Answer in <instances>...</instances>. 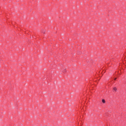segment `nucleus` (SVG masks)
I'll list each match as a JSON object with an SVG mask.
<instances>
[{"label": "nucleus", "mask_w": 126, "mask_h": 126, "mask_svg": "<svg viewBox=\"0 0 126 126\" xmlns=\"http://www.w3.org/2000/svg\"><path fill=\"white\" fill-rule=\"evenodd\" d=\"M102 103H103V104H105V103H106V101L105 100V99H102Z\"/></svg>", "instance_id": "f257e3e1"}, {"label": "nucleus", "mask_w": 126, "mask_h": 126, "mask_svg": "<svg viewBox=\"0 0 126 126\" xmlns=\"http://www.w3.org/2000/svg\"><path fill=\"white\" fill-rule=\"evenodd\" d=\"M113 90H114V91H117V88L114 87V88H113Z\"/></svg>", "instance_id": "f03ea898"}, {"label": "nucleus", "mask_w": 126, "mask_h": 126, "mask_svg": "<svg viewBox=\"0 0 126 126\" xmlns=\"http://www.w3.org/2000/svg\"><path fill=\"white\" fill-rule=\"evenodd\" d=\"M117 79V78H115V79H114V80H116Z\"/></svg>", "instance_id": "7ed1b4c3"}]
</instances>
